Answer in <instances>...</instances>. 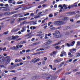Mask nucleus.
<instances>
[{
  "mask_svg": "<svg viewBox=\"0 0 80 80\" xmlns=\"http://www.w3.org/2000/svg\"><path fill=\"white\" fill-rule=\"evenodd\" d=\"M32 25H37V23L36 22H35L34 21H32Z\"/></svg>",
  "mask_w": 80,
  "mask_h": 80,
  "instance_id": "obj_24",
  "label": "nucleus"
},
{
  "mask_svg": "<svg viewBox=\"0 0 80 80\" xmlns=\"http://www.w3.org/2000/svg\"><path fill=\"white\" fill-rule=\"evenodd\" d=\"M42 12H38V15L39 16V15H40V14H42Z\"/></svg>",
  "mask_w": 80,
  "mask_h": 80,
  "instance_id": "obj_57",
  "label": "nucleus"
},
{
  "mask_svg": "<svg viewBox=\"0 0 80 80\" xmlns=\"http://www.w3.org/2000/svg\"><path fill=\"white\" fill-rule=\"evenodd\" d=\"M30 16H34V13H31L30 15Z\"/></svg>",
  "mask_w": 80,
  "mask_h": 80,
  "instance_id": "obj_53",
  "label": "nucleus"
},
{
  "mask_svg": "<svg viewBox=\"0 0 80 80\" xmlns=\"http://www.w3.org/2000/svg\"><path fill=\"white\" fill-rule=\"evenodd\" d=\"M12 40H15V39H16L15 36H12Z\"/></svg>",
  "mask_w": 80,
  "mask_h": 80,
  "instance_id": "obj_30",
  "label": "nucleus"
},
{
  "mask_svg": "<svg viewBox=\"0 0 80 80\" xmlns=\"http://www.w3.org/2000/svg\"><path fill=\"white\" fill-rule=\"evenodd\" d=\"M42 8V5H40L38 6V8Z\"/></svg>",
  "mask_w": 80,
  "mask_h": 80,
  "instance_id": "obj_61",
  "label": "nucleus"
},
{
  "mask_svg": "<svg viewBox=\"0 0 80 80\" xmlns=\"http://www.w3.org/2000/svg\"><path fill=\"white\" fill-rule=\"evenodd\" d=\"M56 49H58L59 48V47L58 46H56L55 47Z\"/></svg>",
  "mask_w": 80,
  "mask_h": 80,
  "instance_id": "obj_62",
  "label": "nucleus"
},
{
  "mask_svg": "<svg viewBox=\"0 0 80 80\" xmlns=\"http://www.w3.org/2000/svg\"><path fill=\"white\" fill-rule=\"evenodd\" d=\"M3 15H5V14H4V13H2L0 15V17H2V16H3Z\"/></svg>",
  "mask_w": 80,
  "mask_h": 80,
  "instance_id": "obj_36",
  "label": "nucleus"
},
{
  "mask_svg": "<svg viewBox=\"0 0 80 80\" xmlns=\"http://www.w3.org/2000/svg\"><path fill=\"white\" fill-rule=\"evenodd\" d=\"M77 71H78V69H74L73 70V72H77Z\"/></svg>",
  "mask_w": 80,
  "mask_h": 80,
  "instance_id": "obj_37",
  "label": "nucleus"
},
{
  "mask_svg": "<svg viewBox=\"0 0 80 80\" xmlns=\"http://www.w3.org/2000/svg\"><path fill=\"white\" fill-rule=\"evenodd\" d=\"M8 31H7L6 32H4L3 33V34H4V35H8Z\"/></svg>",
  "mask_w": 80,
  "mask_h": 80,
  "instance_id": "obj_22",
  "label": "nucleus"
},
{
  "mask_svg": "<svg viewBox=\"0 0 80 80\" xmlns=\"http://www.w3.org/2000/svg\"><path fill=\"white\" fill-rule=\"evenodd\" d=\"M61 53H62V54L64 55H66V54H67V53H66V52H65L64 51L62 52H61Z\"/></svg>",
  "mask_w": 80,
  "mask_h": 80,
  "instance_id": "obj_29",
  "label": "nucleus"
},
{
  "mask_svg": "<svg viewBox=\"0 0 80 80\" xmlns=\"http://www.w3.org/2000/svg\"><path fill=\"white\" fill-rule=\"evenodd\" d=\"M45 37L44 38H45V39H47V38H48V37H47V34H45Z\"/></svg>",
  "mask_w": 80,
  "mask_h": 80,
  "instance_id": "obj_35",
  "label": "nucleus"
},
{
  "mask_svg": "<svg viewBox=\"0 0 80 80\" xmlns=\"http://www.w3.org/2000/svg\"><path fill=\"white\" fill-rule=\"evenodd\" d=\"M19 48H22V47H23V45H20L19 46Z\"/></svg>",
  "mask_w": 80,
  "mask_h": 80,
  "instance_id": "obj_52",
  "label": "nucleus"
},
{
  "mask_svg": "<svg viewBox=\"0 0 80 80\" xmlns=\"http://www.w3.org/2000/svg\"><path fill=\"white\" fill-rule=\"evenodd\" d=\"M38 43H39V42H35V43H34L32 44H31V45H38Z\"/></svg>",
  "mask_w": 80,
  "mask_h": 80,
  "instance_id": "obj_14",
  "label": "nucleus"
},
{
  "mask_svg": "<svg viewBox=\"0 0 80 80\" xmlns=\"http://www.w3.org/2000/svg\"><path fill=\"white\" fill-rule=\"evenodd\" d=\"M21 3H23V1H21V2H17L18 4H21Z\"/></svg>",
  "mask_w": 80,
  "mask_h": 80,
  "instance_id": "obj_28",
  "label": "nucleus"
},
{
  "mask_svg": "<svg viewBox=\"0 0 80 80\" xmlns=\"http://www.w3.org/2000/svg\"><path fill=\"white\" fill-rule=\"evenodd\" d=\"M30 35V34H28L27 35H25V37H28V36H29Z\"/></svg>",
  "mask_w": 80,
  "mask_h": 80,
  "instance_id": "obj_63",
  "label": "nucleus"
},
{
  "mask_svg": "<svg viewBox=\"0 0 80 80\" xmlns=\"http://www.w3.org/2000/svg\"><path fill=\"white\" fill-rule=\"evenodd\" d=\"M0 62L1 63H3L4 62V58H3V57H0Z\"/></svg>",
  "mask_w": 80,
  "mask_h": 80,
  "instance_id": "obj_6",
  "label": "nucleus"
},
{
  "mask_svg": "<svg viewBox=\"0 0 80 80\" xmlns=\"http://www.w3.org/2000/svg\"><path fill=\"white\" fill-rule=\"evenodd\" d=\"M27 28V27L26 26H24V27H23L22 28V29L21 30V32H25V30H26V28Z\"/></svg>",
  "mask_w": 80,
  "mask_h": 80,
  "instance_id": "obj_7",
  "label": "nucleus"
},
{
  "mask_svg": "<svg viewBox=\"0 0 80 80\" xmlns=\"http://www.w3.org/2000/svg\"><path fill=\"white\" fill-rule=\"evenodd\" d=\"M0 67L1 68H6V67L4 66L3 65H0Z\"/></svg>",
  "mask_w": 80,
  "mask_h": 80,
  "instance_id": "obj_23",
  "label": "nucleus"
},
{
  "mask_svg": "<svg viewBox=\"0 0 80 80\" xmlns=\"http://www.w3.org/2000/svg\"><path fill=\"white\" fill-rule=\"evenodd\" d=\"M49 66L50 67L51 69H53V67H52V65H49Z\"/></svg>",
  "mask_w": 80,
  "mask_h": 80,
  "instance_id": "obj_44",
  "label": "nucleus"
},
{
  "mask_svg": "<svg viewBox=\"0 0 80 80\" xmlns=\"http://www.w3.org/2000/svg\"><path fill=\"white\" fill-rule=\"evenodd\" d=\"M54 23L57 25H59L58 21H54Z\"/></svg>",
  "mask_w": 80,
  "mask_h": 80,
  "instance_id": "obj_12",
  "label": "nucleus"
},
{
  "mask_svg": "<svg viewBox=\"0 0 80 80\" xmlns=\"http://www.w3.org/2000/svg\"><path fill=\"white\" fill-rule=\"evenodd\" d=\"M30 51H31V50H30V49H28L27 50H26V52H30Z\"/></svg>",
  "mask_w": 80,
  "mask_h": 80,
  "instance_id": "obj_38",
  "label": "nucleus"
},
{
  "mask_svg": "<svg viewBox=\"0 0 80 80\" xmlns=\"http://www.w3.org/2000/svg\"><path fill=\"white\" fill-rule=\"evenodd\" d=\"M21 20H22V18H19L17 20L18 22H19V21H21Z\"/></svg>",
  "mask_w": 80,
  "mask_h": 80,
  "instance_id": "obj_34",
  "label": "nucleus"
},
{
  "mask_svg": "<svg viewBox=\"0 0 80 80\" xmlns=\"http://www.w3.org/2000/svg\"><path fill=\"white\" fill-rule=\"evenodd\" d=\"M44 60L45 61H46V60H47V58L46 57L44 58Z\"/></svg>",
  "mask_w": 80,
  "mask_h": 80,
  "instance_id": "obj_60",
  "label": "nucleus"
},
{
  "mask_svg": "<svg viewBox=\"0 0 80 80\" xmlns=\"http://www.w3.org/2000/svg\"><path fill=\"white\" fill-rule=\"evenodd\" d=\"M53 55H56V52L54 51L52 52Z\"/></svg>",
  "mask_w": 80,
  "mask_h": 80,
  "instance_id": "obj_54",
  "label": "nucleus"
},
{
  "mask_svg": "<svg viewBox=\"0 0 80 80\" xmlns=\"http://www.w3.org/2000/svg\"><path fill=\"white\" fill-rule=\"evenodd\" d=\"M63 20H68V17H64L63 19Z\"/></svg>",
  "mask_w": 80,
  "mask_h": 80,
  "instance_id": "obj_15",
  "label": "nucleus"
},
{
  "mask_svg": "<svg viewBox=\"0 0 80 80\" xmlns=\"http://www.w3.org/2000/svg\"><path fill=\"white\" fill-rule=\"evenodd\" d=\"M60 43H61V42L60 41L58 43L55 44V45H59V44H60Z\"/></svg>",
  "mask_w": 80,
  "mask_h": 80,
  "instance_id": "obj_32",
  "label": "nucleus"
},
{
  "mask_svg": "<svg viewBox=\"0 0 80 80\" xmlns=\"http://www.w3.org/2000/svg\"><path fill=\"white\" fill-rule=\"evenodd\" d=\"M53 35H55L56 38H60V33L58 31L56 30L55 32V33H52Z\"/></svg>",
  "mask_w": 80,
  "mask_h": 80,
  "instance_id": "obj_1",
  "label": "nucleus"
},
{
  "mask_svg": "<svg viewBox=\"0 0 80 80\" xmlns=\"http://www.w3.org/2000/svg\"><path fill=\"white\" fill-rule=\"evenodd\" d=\"M77 4H78L77 2L73 4L74 7H77Z\"/></svg>",
  "mask_w": 80,
  "mask_h": 80,
  "instance_id": "obj_18",
  "label": "nucleus"
},
{
  "mask_svg": "<svg viewBox=\"0 0 80 80\" xmlns=\"http://www.w3.org/2000/svg\"><path fill=\"white\" fill-rule=\"evenodd\" d=\"M77 60H78V59H76L73 61V62H77Z\"/></svg>",
  "mask_w": 80,
  "mask_h": 80,
  "instance_id": "obj_51",
  "label": "nucleus"
},
{
  "mask_svg": "<svg viewBox=\"0 0 80 80\" xmlns=\"http://www.w3.org/2000/svg\"><path fill=\"white\" fill-rule=\"evenodd\" d=\"M72 73V72H66V75H69V74H70V73Z\"/></svg>",
  "mask_w": 80,
  "mask_h": 80,
  "instance_id": "obj_43",
  "label": "nucleus"
},
{
  "mask_svg": "<svg viewBox=\"0 0 80 80\" xmlns=\"http://www.w3.org/2000/svg\"><path fill=\"white\" fill-rule=\"evenodd\" d=\"M58 23H59V26H61V25H63V22L62 21H58Z\"/></svg>",
  "mask_w": 80,
  "mask_h": 80,
  "instance_id": "obj_9",
  "label": "nucleus"
},
{
  "mask_svg": "<svg viewBox=\"0 0 80 80\" xmlns=\"http://www.w3.org/2000/svg\"><path fill=\"white\" fill-rule=\"evenodd\" d=\"M65 63V61H64L62 62V63L60 64V67H62V66H63V65H64V64Z\"/></svg>",
  "mask_w": 80,
  "mask_h": 80,
  "instance_id": "obj_21",
  "label": "nucleus"
},
{
  "mask_svg": "<svg viewBox=\"0 0 80 80\" xmlns=\"http://www.w3.org/2000/svg\"><path fill=\"white\" fill-rule=\"evenodd\" d=\"M15 37L16 39L17 38H18L19 37L18 36H15Z\"/></svg>",
  "mask_w": 80,
  "mask_h": 80,
  "instance_id": "obj_56",
  "label": "nucleus"
},
{
  "mask_svg": "<svg viewBox=\"0 0 80 80\" xmlns=\"http://www.w3.org/2000/svg\"><path fill=\"white\" fill-rule=\"evenodd\" d=\"M32 79L33 80H35V79H36V77H35V76H33V77H32Z\"/></svg>",
  "mask_w": 80,
  "mask_h": 80,
  "instance_id": "obj_42",
  "label": "nucleus"
},
{
  "mask_svg": "<svg viewBox=\"0 0 80 80\" xmlns=\"http://www.w3.org/2000/svg\"><path fill=\"white\" fill-rule=\"evenodd\" d=\"M10 50L12 49V50H15V51H17L19 50V46L18 45H16V46H14L13 47H10Z\"/></svg>",
  "mask_w": 80,
  "mask_h": 80,
  "instance_id": "obj_2",
  "label": "nucleus"
},
{
  "mask_svg": "<svg viewBox=\"0 0 80 80\" xmlns=\"http://www.w3.org/2000/svg\"><path fill=\"white\" fill-rule=\"evenodd\" d=\"M63 7H61V8L59 10L60 12H62V11H63Z\"/></svg>",
  "mask_w": 80,
  "mask_h": 80,
  "instance_id": "obj_17",
  "label": "nucleus"
},
{
  "mask_svg": "<svg viewBox=\"0 0 80 80\" xmlns=\"http://www.w3.org/2000/svg\"><path fill=\"white\" fill-rule=\"evenodd\" d=\"M76 12H71L69 13V14L70 15H74V14H76Z\"/></svg>",
  "mask_w": 80,
  "mask_h": 80,
  "instance_id": "obj_11",
  "label": "nucleus"
},
{
  "mask_svg": "<svg viewBox=\"0 0 80 80\" xmlns=\"http://www.w3.org/2000/svg\"><path fill=\"white\" fill-rule=\"evenodd\" d=\"M4 15H10V12H4Z\"/></svg>",
  "mask_w": 80,
  "mask_h": 80,
  "instance_id": "obj_10",
  "label": "nucleus"
},
{
  "mask_svg": "<svg viewBox=\"0 0 80 80\" xmlns=\"http://www.w3.org/2000/svg\"><path fill=\"white\" fill-rule=\"evenodd\" d=\"M12 0H9L8 1V2H9V3H12Z\"/></svg>",
  "mask_w": 80,
  "mask_h": 80,
  "instance_id": "obj_41",
  "label": "nucleus"
},
{
  "mask_svg": "<svg viewBox=\"0 0 80 80\" xmlns=\"http://www.w3.org/2000/svg\"><path fill=\"white\" fill-rule=\"evenodd\" d=\"M14 19H12L10 22L11 24H13V23H14Z\"/></svg>",
  "mask_w": 80,
  "mask_h": 80,
  "instance_id": "obj_25",
  "label": "nucleus"
},
{
  "mask_svg": "<svg viewBox=\"0 0 80 80\" xmlns=\"http://www.w3.org/2000/svg\"><path fill=\"white\" fill-rule=\"evenodd\" d=\"M18 62H20L23 61V60H22V59H18Z\"/></svg>",
  "mask_w": 80,
  "mask_h": 80,
  "instance_id": "obj_39",
  "label": "nucleus"
},
{
  "mask_svg": "<svg viewBox=\"0 0 80 80\" xmlns=\"http://www.w3.org/2000/svg\"><path fill=\"white\" fill-rule=\"evenodd\" d=\"M22 20H26V18L25 17L24 18H21Z\"/></svg>",
  "mask_w": 80,
  "mask_h": 80,
  "instance_id": "obj_48",
  "label": "nucleus"
},
{
  "mask_svg": "<svg viewBox=\"0 0 80 80\" xmlns=\"http://www.w3.org/2000/svg\"><path fill=\"white\" fill-rule=\"evenodd\" d=\"M9 72H14V73H15L16 72H15V70H13L12 71H9Z\"/></svg>",
  "mask_w": 80,
  "mask_h": 80,
  "instance_id": "obj_33",
  "label": "nucleus"
},
{
  "mask_svg": "<svg viewBox=\"0 0 80 80\" xmlns=\"http://www.w3.org/2000/svg\"><path fill=\"white\" fill-rule=\"evenodd\" d=\"M6 57L7 58H8V60L7 61H6L5 62H4L5 65H7V64H8L9 62H10V61H8V60H9V59L10 58V56H8Z\"/></svg>",
  "mask_w": 80,
  "mask_h": 80,
  "instance_id": "obj_3",
  "label": "nucleus"
},
{
  "mask_svg": "<svg viewBox=\"0 0 80 80\" xmlns=\"http://www.w3.org/2000/svg\"><path fill=\"white\" fill-rule=\"evenodd\" d=\"M53 17V15H52V14H50L49 15V17H50V18H52Z\"/></svg>",
  "mask_w": 80,
  "mask_h": 80,
  "instance_id": "obj_31",
  "label": "nucleus"
},
{
  "mask_svg": "<svg viewBox=\"0 0 80 80\" xmlns=\"http://www.w3.org/2000/svg\"><path fill=\"white\" fill-rule=\"evenodd\" d=\"M80 74V72H77L76 73V75H79Z\"/></svg>",
  "mask_w": 80,
  "mask_h": 80,
  "instance_id": "obj_47",
  "label": "nucleus"
},
{
  "mask_svg": "<svg viewBox=\"0 0 80 80\" xmlns=\"http://www.w3.org/2000/svg\"><path fill=\"white\" fill-rule=\"evenodd\" d=\"M47 4H43L42 5V6L43 7L45 8L46 6H47Z\"/></svg>",
  "mask_w": 80,
  "mask_h": 80,
  "instance_id": "obj_45",
  "label": "nucleus"
},
{
  "mask_svg": "<svg viewBox=\"0 0 80 80\" xmlns=\"http://www.w3.org/2000/svg\"><path fill=\"white\" fill-rule=\"evenodd\" d=\"M61 59H58V60H54V62L55 63H59L61 62Z\"/></svg>",
  "mask_w": 80,
  "mask_h": 80,
  "instance_id": "obj_8",
  "label": "nucleus"
},
{
  "mask_svg": "<svg viewBox=\"0 0 80 80\" xmlns=\"http://www.w3.org/2000/svg\"><path fill=\"white\" fill-rule=\"evenodd\" d=\"M72 61V59H70L69 60L67 61L68 62H71Z\"/></svg>",
  "mask_w": 80,
  "mask_h": 80,
  "instance_id": "obj_40",
  "label": "nucleus"
},
{
  "mask_svg": "<svg viewBox=\"0 0 80 80\" xmlns=\"http://www.w3.org/2000/svg\"><path fill=\"white\" fill-rule=\"evenodd\" d=\"M40 60V59L38 58L34 62V63H36L37 62H38Z\"/></svg>",
  "mask_w": 80,
  "mask_h": 80,
  "instance_id": "obj_20",
  "label": "nucleus"
},
{
  "mask_svg": "<svg viewBox=\"0 0 80 80\" xmlns=\"http://www.w3.org/2000/svg\"><path fill=\"white\" fill-rule=\"evenodd\" d=\"M52 42V41L50 40H49L48 41L45 43H47V44H49V43H50Z\"/></svg>",
  "mask_w": 80,
  "mask_h": 80,
  "instance_id": "obj_27",
  "label": "nucleus"
},
{
  "mask_svg": "<svg viewBox=\"0 0 80 80\" xmlns=\"http://www.w3.org/2000/svg\"><path fill=\"white\" fill-rule=\"evenodd\" d=\"M26 43V41H22L21 42V44H23V43Z\"/></svg>",
  "mask_w": 80,
  "mask_h": 80,
  "instance_id": "obj_19",
  "label": "nucleus"
},
{
  "mask_svg": "<svg viewBox=\"0 0 80 80\" xmlns=\"http://www.w3.org/2000/svg\"><path fill=\"white\" fill-rule=\"evenodd\" d=\"M77 56L78 57H80V53H77Z\"/></svg>",
  "mask_w": 80,
  "mask_h": 80,
  "instance_id": "obj_58",
  "label": "nucleus"
},
{
  "mask_svg": "<svg viewBox=\"0 0 80 80\" xmlns=\"http://www.w3.org/2000/svg\"><path fill=\"white\" fill-rule=\"evenodd\" d=\"M38 9H37L36 11V14H37V13H38Z\"/></svg>",
  "mask_w": 80,
  "mask_h": 80,
  "instance_id": "obj_59",
  "label": "nucleus"
},
{
  "mask_svg": "<svg viewBox=\"0 0 80 80\" xmlns=\"http://www.w3.org/2000/svg\"><path fill=\"white\" fill-rule=\"evenodd\" d=\"M17 13V11H13L10 12V15H12V14H14V13Z\"/></svg>",
  "mask_w": 80,
  "mask_h": 80,
  "instance_id": "obj_13",
  "label": "nucleus"
},
{
  "mask_svg": "<svg viewBox=\"0 0 80 80\" xmlns=\"http://www.w3.org/2000/svg\"><path fill=\"white\" fill-rule=\"evenodd\" d=\"M75 52H76V49H71L70 50V52L71 53H75Z\"/></svg>",
  "mask_w": 80,
  "mask_h": 80,
  "instance_id": "obj_4",
  "label": "nucleus"
},
{
  "mask_svg": "<svg viewBox=\"0 0 80 80\" xmlns=\"http://www.w3.org/2000/svg\"><path fill=\"white\" fill-rule=\"evenodd\" d=\"M4 5L3 3H1V4H0V6L1 7H3Z\"/></svg>",
  "mask_w": 80,
  "mask_h": 80,
  "instance_id": "obj_49",
  "label": "nucleus"
},
{
  "mask_svg": "<svg viewBox=\"0 0 80 80\" xmlns=\"http://www.w3.org/2000/svg\"><path fill=\"white\" fill-rule=\"evenodd\" d=\"M67 46H68V47L73 46V45L72 44H68V43H67Z\"/></svg>",
  "mask_w": 80,
  "mask_h": 80,
  "instance_id": "obj_16",
  "label": "nucleus"
},
{
  "mask_svg": "<svg viewBox=\"0 0 80 80\" xmlns=\"http://www.w3.org/2000/svg\"><path fill=\"white\" fill-rule=\"evenodd\" d=\"M61 28V26H60L58 27V28H56V29L57 30L58 29H60V28Z\"/></svg>",
  "mask_w": 80,
  "mask_h": 80,
  "instance_id": "obj_46",
  "label": "nucleus"
},
{
  "mask_svg": "<svg viewBox=\"0 0 80 80\" xmlns=\"http://www.w3.org/2000/svg\"><path fill=\"white\" fill-rule=\"evenodd\" d=\"M39 17H40V16H35V17H34V18H35V19L38 18H39Z\"/></svg>",
  "mask_w": 80,
  "mask_h": 80,
  "instance_id": "obj_50",
  "label": "nucleus"
},
{
  "mask_svg": "<svg viewBox=\"0 0 80 80\" xmlns=\"http://www.w3.org/2000/svg\"><path fill=\"white\" fill-rule=\"evenodd\" d=\"M41 63H42V62H39L38 63V65H41Z\"/></svg>",
  "mask_w": 80,
  "mask_h": 80,
  "instance_id": "obj_64",
  "label": "nucleus"
},
{
  "mask_svg": "<svg viewBox=\"0 0 80 80\" xmlns=\"http://www.w3.org/2000/svg\"><path fill=\"white\" fill-rule=\"evenodd\" d=\"M35 60H36V58H35L33 59L32 60H31L30 61V63H33V62H35L34 61H35Z\"/></svg>",
  "mask_w": 80,
  "mask_h": 80,
  "instance_id": "obj_26",
  "label": "nucleus"
},
{
  "mask_svg": "<svg viewBox=\"0 0 80 80\" xmlns=\"http://www.w3.org/2000/svg\"><path fill=\"white\" fill-rule=\"evenodd\" d=\"M77 45H80V42L78 41V42H77Z\"/></svg>",
  "mask_w": 80,
  "mask_h": 80,
  "instance_id": "obj_55",
  "label": "nucleus"
},
{
  "mask_svg": "<svg viewBox=\"0 0 80 80\" xmlns=\"http://www.w3.org/2000/svg\"><path fill=\"white\" fill-rule=\"evenodd\" d=\"M63 6L64 8H63V11H65V10H66V9H67L68 8L67 5H65V4H63Z\"/></svg>",
  "mask_w": 80,
  "mask_h": 80,
  "instance_id": "obj_5",
  "label": "nucleus"
}]
</instances>
